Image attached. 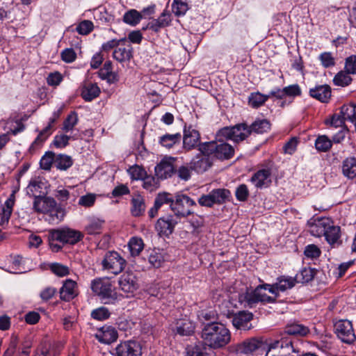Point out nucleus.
I'll return each mask as SVG.
<instances>
[{
  "label": "nucleus",
  "instance_id": "62",
  "mask_svg": "<svg viewBox=\"0 0 356 356\" xmlns=\"http://www.w3.org/2000/svg\"><path fill=\"white\" fill-rule=\"evenodd\" d=\"M149 261L154 267L159 268L163 263L164 259L161 253L154 251L149 256Z\"/></svg>",
  "mask_w": 356,
  "mask_h": 356
},
{
  "label": "nucleus",
  "instance_id": "63",
  "mask_svg": "<svg viewBox=\"0 0 356 356\" xmlns=\"http://www.w3.org/2000/svg\"><path fill=\"white\" fill-rule=\"evenodd\" d=\"M236 197L238 201H245L249 196V191L245 184L239 185L236 190Z\"/></svg>",
  "mask_w": 356,
  "mask_h": 356
},
{
  "label": "nucleus",
  "instance_id": "10",
  "mask_svg": "<svg viewBox=\"0 0 356 356\" xmlns=\"http://www.w3.org/2000/svg\"><path fill=\"white\" fill-rule=\"evenodd\" d=\"M292 342L289 340L277 341L269 345L265 356H297Z\"/></svg>",
  "mask_w": 356,
  "mask_h": 356
},
{
  "label": "nucleus",
  "instance_id": "52",
  "mask_svg": "<svg viewBox=\"0 0 356 356\" xmlns=\"http://www.w3.org/2000/svg\"><path fill=\"white\" fill-rule=\"evenodd\" d=\"M49 268L53 273L59 277H64L70 274V268L67 266L59 263L51 264Z\"/></svg>",
  "mask_w": 356,
  "mask_h": 356
},
{
  "label": "nucleus",
  "instance_id": "17",
  "mask_svg": "<svg viewBox=\"0 0 356 356\" xmlns=\"http://www.w3.org/2000/svg\"><path fill=\"white\" fill-rule=\"evenodd\" d=\"M253 316L252 313L247 311L238 312L232 316V325L237 330H249L252 327Z\"/></svg>",
  "mask_w": 356,
  "mask_h": 356
},
{
  "label": "nucleus",
  "instance_id": "8",
  "mask_svg": "<svg viewBox=\"0 0 356 356\" xmlns=\"http://www.w3.org/2000/svg\"><path fill=\"white\" fill-rule=\"evenodd\" d=\"M195 205V202L188 195L177 194L174 202H172L170 207L177 217L186 218L193 213L191 207Z\"/></svg>",
  "mask_w": 356,
  "mask_h": 356
},
{
  "label": "nucleus",
  "instance_id": "47",
  "mask_svg": "<svg viewBox=\"0 0 356 356\" xmlns=\"http://www.w3.org/2000/svg\"><path fill=\"white\" fill-rule=\"evenodd\" d=\"M204 350L205 348L200 344L188 346L186 348V356H210Z\"/></svg>",
  "mask_w": 356,
  "mask_h": 356
},
{
  "label": "nucleus",
  "instance_id": "33",
  "mask_svg": "<svg viewBox=\"0 0 356 356\" xmlns=\"http://www.w3.org/2000/svg\"><path fill=\"white\" fill-rule=\"evenodd\" d=\"M284 332L289 335L305 337L309 332V329L302 324L293 323L285 327Z\"/></svg>",
  "mask_w": 356,
  "mask_h": 356
},
{
  "label": "nucleus",
  "instance_id": "46",
  "mask_svg": "<svg viewBox=\"0 0 356 356\" xmlns=\"http://www.w3.org/2000/svg\"><path fill=\"white\" fill-rule=\"evenodd\" d=\"M332 145V140H330L326 136H318L315 142L316 149L318 152H325L328 151Z\"/></svg>",
  "mask_w": 356,
  "mask_h": 356
},
{
  "label": "nucleus",
  "instance_id": "15",
  "mask_svg": "<svg viewBox=\"0 0 356 356\" xmlns=\"http://www.w3.org/2000/svg\"><path fill=\"white\" fill-rule=\"evenodd\" d=\"M268 346L261 339L252 337L247 339L238 343V350L244 354H250L259 350H268Z\"/></svg>",
  "mask_w": 356,
  "mask_h": 356
},
{
  "label": "nucleus",
  "instance_id": "45",
  "mask_svg": "<svg viewBox=\"0 0 356 356\" xmlns=\"http://www.w3.org/2000/svg\"><path fill=\"white\" fill-rule=\"evenodd\" d=\"M188 8V3L183 0H174L172 3V13L177 17L184 15Z\"/></svg>",
  "mask_w": 356,
  "mask_h": 356
},
{
  "label": "nucleus",
  "instance_id": "2",
  "mask_svg": "<svg viewBox=\"0 0 356 356\" xmlns=\"http://www.w3.org/2000/svg\"><path fill=\"white\" fill-rule=\"evenodd\" d=\"M83 238L82 232L69 227L51 229L48 232L49 245L54 252H59L65 244H76Z\"/></svg>",
  "mask_w": 356,
  "mask_h": 356
},
{
  "label": "nucleus",
  "instance_id": "60",
  "mask_svg": "<svg viewBox=\"0 0 356 356\" xmlns=\"http://www.w3.org/2000/svg\"><path fill=\"white\" fill-rule=\"evenodd\" d=\"M96 200V195L88 193L80 197L79 204L84 207H91L94 205Z\"/></svg>",
  "mask_w": 356,
  "mask_h": 356
},
{
  "label": "nucleus",
  "instance_id": "21",
  "mask_svg": "<svg viewBox=\"0 0 356 356\" xmlns=\"http://www.w3.org/2000/svg\"><path fill=\"white\" fill-rule=\"evenodd\" d=\"M200 134L193 126H185L184 129V147L187 149L194 148L200 141Z\"/></svg>",
  "mask_w": 356,
  "mask_h": 356
},
{
  "label": "nucleus",
  "instance_id": "35",
  "mask_svg": "<svg viewBox=\"0 0 356 356\" xmlns=\"http://www.w3.org/2000/svg\"><path fill=\"white\" fill-rule=\"evenodd\" d=\"M213 204H221L229 197L230 192L227 189L218 188L211 191L210 193Z\"/></svg>",
  "mask_w": 356,
  "mask_h": 356
},
{
  "label": "nucleus",
  "instance_id": "23",
  "mask_svg": "<svg viewBox=\"0 0 356 356\" xmlns=\"http://www.w3.org/2000/svg\"><path fill=\"white\" fill-rule=\"evenodd\" d=\"M209 156H204L200 152V154H197L191 161V168L197 173H202L207 171L212 165Z\"/></svg>",
  "mask_w": 356,
  "mask_h": 356
},
{
  "label": "nucleus",
  "instance_id": "53",
  "mask_svg": "<svg viewBox=\"0 0 356 356\" xmlns=\"http://www.w3.org/2000/svg\"><path fill=\"white\" fill-rule=\"evenodd\" d=\"M286 97L291 99V101L302 95V90L298 84H293L284 88Z\"/></svg>",
  "mask_w": 356,
  "mask_h": 356
},
{
  "label": "nucleus",
  "instance_id": "13",
  "mask_svg": "<svg viewBox=\"0 0 356 356\" xmlns=\"http://www.w3.org/2000/svg\"><path fill=\"white\" fill-rule=\"evenodd\" d=\"M141 346L136 341L121 342L115 348L114 356H141Z\"/></svg>",
  "mask_w": 356,
  "mask_h": 356
},
{
  "label": "nucleus",
  "instance_id": "44",
  "mask_svg": "<svg viewBox=\"0 0 356 356\" xmlns=\"http://www.w3.org/2000/svg\"><path fill=\"white\" fill-rule=\"evenodd\" d=\"M346 71H340L338 72L333 79V83L337 86H347L352 82V78Z\"/></svg>",
  "mask_w": 356,
  "mask_h": 356
},
{
  "label": "nucleus",
  "instance_id": "56",
  "mask_svg": "<svg viewBox=\"0 0 356 356\" xmlns=\"http://www.w3.org/2000/svg\"><path fill=\"white\" fill-rule=\"evenodd\" d=\"M94 28L93 23L90 20H83L76 26V31L80 35L89 34Z\"/></svg>",
  "mask_w": 356,
  "mask_h": 356
},
{
  "label": "nucleus",
  "instance_id": "40",
  "mask_svg": "<svg viewBox=\"0 0 356 356\" xmlns=\"http://www.w3.org/2000/svg\"><path fill=\"white\" fill-rule=\"evenodd\" d=\"M73 164L71 156L65 154L55 155V164L56 168L60 170H66Z\"/></svg>",
  "mask_w": 356,
  "mask_h": 356
},
{
  "label": "nucleus",
  "instance_id": "22",
  "mask_svg": "<svg viewBox=\"0 0 356 356\" xmlns=\"http://www.w3.org/2000/svg\"><path fill=\"white\" fill-rule=\"evenodd\" d=\"M113 57L119 63L129 62L133 58V47L130 44H119L113 52Z\"/></svg>",
  "mask_w": 356,
  "mask_h": 356
},
{
  "label": "nucleus",
  "instance_id": "26",
  "mask_svg": "<svg viewBox=\"0 0 356 356\" xmlns=\"http://www.w3.org/2000/svg\"><path fill=\"white\" fill-rule=\"evenodd\" d=\"M96 339L101 343H111L118 338L116 330L111 326H103L95 334Z\"/></svg>",
  "mask_w": 356,
  "mask_h": 356
},
{
  "label": "nucleus",
  "instance_id": "42",
  "mask_svg": "<svg viewBox=\"0 0 356 356\" xmlns=\"http://www.w3.org/2000/svg\"><path fill=\"white\" fill-rule=\"evenodd\" d=\"M315 275V270L312 268H304L294 277L296 283H307L313 280Z\"/></svg>",
  "mask_w": 356,
  "mask_h": 356
},
{
  "label": "nucleus",
  "instance_id": "38",
  "mask_svg": "<svg viewBox=\"0 0 356 356\" xmlns=\"http://www.w3.org/2000/svg\"><path fill=\"white\" fill-rule=\"evenodd\" d=\"M99 76L102 79H106L108 81H116L117 75L112 71V63L107 60L104 63L103 67L99 70Z\"/></svg>",
  "mask_w": 356,
  "mask_h": 356
},
{
  "label": "nucleus",
  "instance_id": "30",
  "mask_svg": "<svg viewBox=\"0 0 356 356\" xmlns=\"http://www.w3.org/2000/svg\"><path fill=\"white\" fill-rule=\"evenodd\" d=\"M176 332L180 336H191L192 335L195 329V323L188 319H179L176 323Z\"/></svg>",
  "mask_w": 356,
  "mask_h": 356
},
{
  "label": "nucleus",
  "instance_id": "34",
  "mask_svg": "<svg viewBox=\"0 0 356 356\" xmlns=\"http://www.w3.org/2000/svg\"><path fill=\"white\" fill-rule=\"evenodd\" d=\"M144 242L140 237L133 236L128 243L129 250L132 257L138 256L144 249Z\"/></svg>",
  "mask_w": 356,
  "mask_h": 356
},
{
  "label": "nucleus",
  "instance_id": "55",
  "mask_svg": "<svg viewBox=\"0 0 356 356\" xmlns=\"http://www.w3.org/2000/svg\"><path fill=\"white\" fill-rule=\"evenodd\" d=\"M110 315L109 310L104 307L97 308L91 312V316L98 321L106 320L110 317Z\"/></svg>",
  "mask_w": 356,
  "mask_h": 356
},
{
  "label": "nucleus",
  "instance_id": "36",
  "mask_svg": "<svg viewBox=\"0 0 356 356\" xmlns=\"http://www.w3.org/2000/svg\"><path fill=\"white\" fill-rule=\"evenodd\" d=\"M269 98L270 95H263L259 92H252L249 96L248 103L251 107L257 108L261 106Z\"/></svg>",
  "mask_w": 356,
  "mask_h": 356
},
{
  "label": "nucleus",
  "instance_id": "37",
  "mask_svg": "<svg viewBox=\"0 0 356 356\" xmlns=\"http://www.w3.org/2000/svg\"><path fill=\"white\" fill-rule=\"evenodd\" d=\"M181 139L180 134H165L160 137L159 143L167 148H171L175 144L179 143Z\"/></svg>",
  "mask_w": 356,
  "mask_h": 356
},
{
  "label": "nucleus",
  "instance_id": "11",
  "mask_svg": "<svg viewBox=\"0 0 356 356\" xmlns=\"http://www.w3.org/2000/svg\"><path fill=\"white\" fill-rule=\"evenodd\" d=\"M335 333L343 343L350 344L356 339L353 325L348 320H340L334 324Z\"/></svg>",
  "mask_w": 356,
  "mask_h": 356
},
{
  "label": "nucleus",
  "instance_id": "14",
  "mask_svg": "<svg viewBox=\"0 0 356 356\" xmlns=\"http://www.w3.org/2000/svg\"><path fill=\"white\" fill-rule=\"evenodd\" d=\"M118 284L120 289L128 296H132L139 287L138 278L131 271L124 273L120 277Z\"/></svg>",
  "mask_w": 356,
  "mask_h": 356
},
{
  "label": "nucleus",
  "instance_id": "32",
  "mask_svg": "<svg viewBox=\"0 0 356 356\" xmlns=\"http://www.w3.org/2000/svg\"><path fill=\"white\" fill-rule=\"evenodd\" d=\"M341 171L343 176L348 179L356 177V158L350 156L342 161Z\"/></svg>",
  "mask_w": 356,
  "mask_h": 356
},
{
  "label": "nucleus",
  "instance_id": "12",
  "mask_svg": "<svg viewBox=\"0 0 356 356\" xmlns=\"http://www.w3.org/2000/svg\"><path fill=\"white\" fill-rule=\"evenodd\" d=\"M296 282L294 277L280 276L277 278V282L273 284H265V290H268L270 293L275 295L274 298H277L280 296V291L284 292L287 289L293 288Z\"/></svg>",
  "mask_w": 356,
  "mask_h": 356
},
{
  "label": "nucleus",
  "instance_id": "49",
  "mask_svg": "<svg viewBox=\"0 0 356 356\" xmlns=\"http://www.w3.org/2000/svg\"><path fill=\"white\" fill-rule=\"evenodd\" d=\"M188 222L193 227L192 233L197 234L200 229L204 227V217L199 215L192 214V217L189 219Z\"/></svg>",
  "mask_w": 356,
  "mask_h": 356
},
{
  "label": "nucleus",
  "instance_id": "4",
  "mask_svg": "<svg viewBox=\"0 0 356 356\" xmlns=\"http://www.w3.org/2000/svg\"><path fill=\"white\" fill-rule=\"evenodd\" d=\"M199 151L204 156H211L219 160L230 159L234 154V147L221 138L217 141L200 143Z\"/></svg>",
  "mask_w": 356,
  "mask_h": 356
},
{
  "label": "nucleus",
  "instance_id": "64",
  "mask_svg": "<svg viewBox=\"0 0 356 356\" xmlns=\"http://www.w3.org/2000/svg\"><path fill=\"white\" fill-rule=\"evenodd\" d=\"M320 249L314 244L306 246L304 254L307 258L316 259L321 254Z\"/></svg>",
  "mask_w": 356,
  "mask_h": 356
},
{
  "label": "nucleus",
  "instance_id": "7",
  "mask_svg": "<svg viewBox=\"0 0 356 356\" xmlns=\"http://www.w3.org/2000/svg\"><path fill=\"white\" fill-rule=\"evenodd\" d=\"M217 136L225 140H231L235 143H239L250 136V130L246 124H238L233 127H225L220 129Z\"/></svg>",
  "mask_w": 356,
  "mask_h": 356
},
{
  "label": "nucleus",
  "instance_id": "16",
  "mask_svg": "<svg viewBox=\"0 0 356 356\" xmlns=\"http://www.w3.org/2000/svg\"><path fill=\"white\" fill-rule=\"evenodd\" d=\"M331 222L332 219L325 217L311 219L308 222L309 232L314 236L321 237L330 227Z\"/></svg>",
  "mask_w": 356,
  "mask_h": 356
},
{
  "label": "nucleus",
  "instance_id": "54",
  "mask_svg": "<svg viewBox=\"0 0 356 356\" xmlns=\"http://www.w3.org/2000/svg\"><path fill=\"white\" fill-rule=\"evenodd\" d=\"M53 163L55 164V154L53 152L46 153L40 162L41 168L45 170H50Z\"/></svg>",
  "mask_w": 356,
  "mask_h": 356
},
{
  "label": "nucleus",
  "instance_id": "48",
  "mask_svg": "<svg viewBox=\"0 0 356 356\" xmlns=\"http://www.w3.org/2000/svg\"><path fill=\"white\" fill-rule=\"evenodd\" d=\"M59 353L55 347L44 344L39 347L34 356H58Z\"/></svg>",
  "mask_w": 356,
  "mask_h": 356
},
{
  "label": "nucleus",
  "instance_id": "59",
  "mask_svg": "<svg viewBox=\"0 0 356 356\" xmlns=\"http://www.w3.org/2000/svg\"><path fill=\"white\" fill-rule=\"evenodd\" d=\"M71 138H72L74 140H76L77 138L75 136L71 137L70 136H67L65 134L56 135L54 139V145L56 147H65L68 145L69 140Z\"/></svg>",
  "mask_w": 356,
  "mask_h": 356
},
{
  "label": "nucleus",
  "instance_id": "18",
  "mask_svg": "<svg viewBox=\"0 0 356 356\" xmlns=\"http://www.w3.org/2000/svg\"><path fill=\"white\" fill-rule=\"evenodd\" d=\"M26 193L34 197V201L44 198V195L47 193L46 183L40 177L32 179L26 187Z\"/></svg>",
  "mask_w": 356,
  "mask_h": 356
},
{
  "label": "nucleus",
  "instance_id": "57",
  "mask_svg": "<svg viewBox=\"0 0 356 356\" xmlns=\"http://www.w3.org/2000/svg\"><path fill=\"white\" fill-rule=\"evenodd\" d=\"M268 95H270V97H275L276 99L282 100L280 104L281 107H284L286 105H289L292 102V101L286 102V100H284V99L286 98L284 88L282 89L276 88L270 91Z\"/></svg>",
  "mask_w": 356,
  "mask_h": 356
},
{
  "label": "nucleus",
  "instance_id": "27",
  "mask_svg": "<svg viewBox=\"0 0 356 356\" xmlns=\"http://www.w3.org/2000/svg\"><path fill=\"white\" fill-rule=\"evenodd\" d=\"M309 95L323 103H327L331 97V88L328 85L317 86L309 89Z\"/></svg>",
  "mask_w": 356,
  "mask_h": 356
},
{
  "label": "nucleus",
  "instance_id": "20",
  "mask_svg": "<svg viewBox=\"0 0 356 356\" xmlns=\"http://www.w3.org/2000/svg\"><path fill=\"white\" fill-rule=\"evenodd\" d=\"M175 159L172 157L163 159L155 167L156 176L161 179H166L168 177H171L175 172Z\"/></svg>",
  "mask_w": 356,
  "mask_h": 356
},
{
  "label": "nucleus",
  "instance_id": "61",
  "mask_svg": "<svg viewBox=\"0 0 356 356\" xmlns=\"http://www.w3.org/2000/svg\"><path fill=\"white\" fill-rule=\"evenodd\" d=\"M344 70L348 73L356 74V54L346 58Z\"/></svg>",
  "mask_w": 356,
  "mask_h": 356
},
{
  "label": "nucleus",
  "instance_id": "50",
  "mask_svg": "<svg viewBox=\"0 0 356 356\" xmlns=\"http://www.w3.org/2000/svg\"><path fill=\"white\" fill-rule=\"evenodd\" d=\"M78 122L77 114L75 112H72L69 114L67 118L64 120L63 124V130L65 133H68L73 130L74 127Z\"/></svg>",
  "mask_w": 356,
  "mask_h": 356
},
{
  "label": "nucleus",
  "instance_id": "28",
  "mask_svg": "<svg viewBox=\"0 0 356 356\" xmlns=\"http://www.w3.org/2000/svg\"><path fill=\"white\" fill-rule=\"evenodd\" d=\"M76 288V282L70 279L65 280L59 291L60 299L65 301H70L74 298L77 296Z\"/></svg>",
  "mask_w": 356,
  "mask_h": 356
},
{
  "label": "nucleus",
  "instance_id": "3",
  "mask_svg": "<svg viewBox=\"0 0 356 356\" xmlns=\"http://www.w3.org/2000/svg\"><path fill=\"white\" fill-rule=\"evenodd\" d=\"M33 209L44 215V220L49 224L57 225L63 220L65 211L56 201L50 197L38 199L33 202Z\"/></svg>",
  "mask_w": 356,
  "mask_h": 356
},
{
  "label": "nucleus",
  "instance_id": "9",
  "mask_svg": "<svg viewBox=\"0 0 356 356\" xmlns=\"http://www.w3.org/2000/svg\"><path fill=\"white\" fill-rule=\"evenodd\" d=\"M103 270L115 275L121 273L126 266V260L116 251L107 252L102 261Z\"/></svg>",
  "mask_w": 356,
  "mask_h": 356
},
{
  "label": "nucleus",
  "instance_id": "41",
  "mask_svg": "<svg viewBox=\"0 0 356 356\" xmlns=\"http://www.w3.org/2000/svg\"><path fill=\"white\" fill-rule=\"evenodd\" d=\"M270 129V124L267 120H256L250 127H248L250 134L252 132L263 134L264 132H267Z\"/></svg>",
  "mask_w": 356,
  "mask_h": 356
},
{
  "label": "nucleus",
  "instance_id": "24",
  "mask_svg": "<svg viewBox=\"0 0 356 356\" xmlns=\"http://www.w3.org/2000/svg\"><path fill=\"white\" fill-rule=\"evenodd\" d=\"M271 171L269 169H261L255 172L250 181L257 187H268L271 184Z\"/></svg>",
  "mask_w": 356,
  "mask_h": 356
},
{
  "label": "nucleus",
  "instance_id": "19",
  "mask_svg": "<svg viewBox=\"0 0 356 356\" xmlns=\"http://www.w3.org/2000/svg\"><path fill=\"white\" fill-rule=\"evenodd\" d=\"M177 224V222L172 216L161 217L157 220L155 229L160 236H168L173 232Z\"/></svg>",
  "mask_w": 356,
  "mask_h": 356
},
{
  "label": "nucleus",
  "instance_id": "31",
  "mask_svg": "<svg viewBox=\"0 0 356 356\" xmlns=\"http://www.w3.org/2000/svg\"><path fill=\"white\" fill-rule=\"evenodd\" d=\"M131 213L134 217H139L144 214L146 205L145 200L140 195H135L131 200Z\"/></svg>",
  "mask_w": 356,
  "mask_h": 356
},
{
  "label": "nucleus",
  "instance_id": "1",
  "mask_svg": "<svg viewBox=\"0 0 356 356\" xmlns=\"http://www.w3.org/2000/svg\"><path fill=\"white\" fill-rule=\"evenodd\" d=\"M200 338L210 348L220 350L231 343L232 333L225 324L211 322L203 324Z\"/></svg>",
  "mask_w": 356,
  "mask_h": 356
},
{
  "label": "nucleus",
  "instance_id": "43",
  "mask_svg": "<svg viewBox=\"0 0 356 356\" xmlns=\"http://www.w3.org/2000/svg\"><path fill=\"white\" fill-rule=\"evenodd\" d=\"M142 19L141 14L135 9H131L124 13L123 21L131 26L137 25Z\"/></svg>",
  "mask_w": 356,
  "mask_h": 356
},
{
  "label": "nucleus",
  "instance_id": "5",
  "mask_svg": "<svg viewBox=\"0 0 356 356\" xmlns=\"http://www.w3.org/2000/svg\"><path fill=\"white\" fill-rule=\"evenodd\" d=\"M265 290V284L259 285L254 289H246L238 294V302L245 307L252 308L259 302L273 303L275 298L268 296L264 292Z\"/></svg>",
  "mask_w": 356,
  "mask_h": 356
},
{
  "label": "nucleus",
  "instance_id": "39",
  "mask_svg": "<svg viewBox=\"0 0 356 356\" xmlns=\"http://www.w3.org/2000/svg\"><path fill=\"white\" fill-rule=\"evenodd\" d=\"M340 109L341 114L343 115L346 120L356 122V104L350 102L343 105Z\"/></svg>",
  "mask_w": 356,
  "mask_h": 356
},
{
  "label": "nucleus",
  "instance_id": "51",
  "mask_svg": "<svg viewBox=\"0 0 356 356\" xmlns=\"http://www.w3.org/2000/svg\"><path fill=\"white\" fill-rule=\"evenodd\" d=\"M128 172L131 178L134 180L142 179L147 174L145 170L138 165L130 167L128 170Z\"/></svg>",
  "mask_w": 356,
  "mask_h": 356
},
{
  "label": "nucleus",
  "instance_id": "6",
  "mask_svg": "<svg viewBox=\"0 0 356 356\" xmlns=\"http://www.w3.org/2000/svg\"><path fill=\"white\" fill-rule=\"evenodd\" d=\"M90 288L104 304H113L118 299L112 283L107 277L94 279L91 282Z\"/></svg>",
  "mask_w": 356,
  "mask_h": 356
},
{
  "label": "nucleus",
  "instance_id": "58",
  "mask_svg": "<svg viewBox=\"0 0 356 356\" xmlns=\"http://www.w3.org/2000/svg\"><path fill=\"white\" fill-rule=\"evenodd\" d=\"M104 220H94L91 221L86 227V229L89 234H99L102 229Z\"/></svg>",
  "mask_w": 356,
  "mask_h": 356
},
{
  "label": "nucleus",
  "instance_id": "29",
  "mask_svg": "<svg viewBox=\"0 0 356 356\" xmlns=\"http://www.w3.org/2000/svg\"><path fill=\"white\" fill-rule=\"evenodd\" d=\"M100 89L97 83L86 82L82 86L81 95L84 100L90 102L98 97Z\"/></svg>",
  "mask_w": 356,
  "mask_h": 356
},
{
  "label": "nucleus",
  "instance_id": "25",
  "mask_svg": "<svg viewBox=\"0 0 356 356\" xmlns=\"http://www.w3.org/2000/svg\"><path fill=\"white\" fill-rule=\"evenodd\" d=\"M330 225V227L326 230L323 236H325L326 241L332 247L339 246L342 243V241L341 239V227L335 225L332 220Z\"/></svg>",
  "mask_w": 356,
  "mask_h": 356
}]
</instances>
